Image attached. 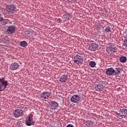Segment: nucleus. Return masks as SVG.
<instances>
[{
    "mask_svg": "<svg viewBox=\"0 0 127 127\" xmlns=\"http://www.w3.org/2000/svg\"><path fill=\"white\" fill-rule=\"evenodd\" d=\"M16 28L15 26H11L8 27L7 29V32L8 34H11L15 32Z\"/></svg>",
    "mask_w": 127,
    "mask_h": 127,
    "instance_id": "9b49d317",
    "label": "nucleus"
},
{
    "mask_svg": "<svg viewBox=\"0 0 127 127\" xmlns=\"http://www.w3.org/2000/svg\"><path fill=\"white\" fill-rule=\"evenodd\" d=\"M99 49V45L97 43H92L91 44V49L92 51H96Z\"/></svg>",
    "mask_w": 127,
    "mask_h": 127,
    "instance_id": "f3484780",
    "label": "nucleus"
},
{
    "mask_svg": "<svg viewBox=\"0 0 127 127\" xmlns=\"http://www.w3.org/2000/svg\"><path fill=\"white\" fill-rule=\"evenodd\" d=\"M64 17L65 21H68V20H70V19L72 18V15H71V14L66 13L64 15Z\"/></svg>",
    "mask_w": 127,
    "mask_h": 127,
    "instance_id": "dca6fc26",
    "label": "nucleus"
},
{
    "mask_svg": "<svg viewBox=\"0 0 127 127\" xmlns=\"http://www.w3.org/2000/svg\"><path fill=\"white\" fill-rule=\"evenodd\" d=\"M105 30L106 32H111V27L110 26L106 27Z\"/></svg>",
    "mask_w": 127,
    "mask_h": 127,
    "instance_id": "b1692460",
    "label": "nucleus"
},
{
    "mask_svg": "<svg viewBox=\"0 0 127 127\" xmlns=\"http://www.w3.org/2000/svg\"><path fill=\"white\" fill-rule=\"evenodd\" d=\"M115 69L113 67L105 69V74L107 76H113V75H115Z\"/></svg>",
    "mask_w": 127,
    "mask_h": 127,
    "instance_id": "0eeeda50",
    "label": "nucleus"
},
{
    "mask_svg": "<svg viewBox=\"0 0 127 127\" xmlns=\"http://www.w3.org/2000/svg\"><path fill=\"white\" fill-rule=\"evenodd\" d=\"M127 116V109L122 108L120 109L119 112H116V116L118 119H126Z\"/></svg>",
    "mask_w": 127,
    "mask_h": 127,
    "instance_id": "f257e3e1",
    "label": "nucleus"
},
{
    "mask_svg": "<svg viewBox=\"0 0 127 127\" xmlns=\"http://www.w3.org/2000/svg\"><path fill=\"white\" fill-rule=\"evenodd\" d=\"M33 117V115H30L29 116V117L28 119V120L26 122V125H27V126H31V125H32V126H34V124H35V123L31 121H32Z\"/></svg>",
    "mask_w": 127,
    "mask_h": 127,
    "instance_id": "9d476101",
    "label": "nucleus"
},
{
    "mask_svg": "<svg viewBox=\"0 0 127 127\" xmlns=\"http://www.w3.org/2000/svg\"><path fill=\"white\" fill-rule=\"evenodd\" d=\"M22 115H23V112L22 110L20 109H17L15 110L14 112V117L15 118H19V117H21Z\"/></svg>",
    "mask_w": 127,
    "mask_h": 127,
    "instance_id": "6e6552de",
    "label": "nucleus"
},
{
    "mask_svg": "<svg viewBox=\"0 0 127 127\" xmlns=\"http://www.w3.org/2000/svg\"><path fill=\"white\" fill-rule=\"evenodd\" d=\"M27 45V43L25 41H23L20 43V46L22 47H25Z\"/></svg>",
    "mask_w": 127,
    "mask_h": 127,
    "instance_id": "4be33fe9",
    "label": "nucleus"
},
{
    "mask_svg": "<svg viewBox=\"0 0 127 127\" xmlns=\"http://www.w3.org/2000/svg\"><path fill=\"white\" fill-rule=\"evenodd\" d=\"M16 7L14 5H8L6 6V11L8 12V13H12L13 11H15Z\"/></svg>",
    "mask_w": 127,
    "mask_h": 127,
    "instance_id": "423d86ee",
    "label": "nucleus"
},
{
    "mask_svg": "<svg viewBox=\"0 0 127 127\" xmlns=\"http://www.w3.org/2000/svg\"><path fill=\"white\" fill-rule=\"evenodd\" d=\"M73 61L76 63V64H79L80 63V56H76L74 57Z\"/></svg>",
    "mask_w": 127,
    "mask_h": 127,
    "instance_id": "6ab92c4d",
    "label": "nucleus"
},
{
    "mask_svg": "<svg viewBox=\"0 0 127 127\" xmlns=\"http://www.w3.org/2000/svg\"><path fill=\"white\" fill-rule=\"evenodd\" d=\"M59 105L58 103L55 101H53L50 104V109H51L52 110H54L58 107Z\"/></svg>",
    "mask_w": 127,
    "mask_h": 127,
    "instance_id": "4468645a",
    "label": "nucleus"
},
{
    "mask_svg": "<svg viewBox=\"0 0 127 127\" xmlns=\"http://www.w3.org/2000/svg\"><path fill=\"white\" fill-rule=\"evenodd\" d=\"M81 125L82 127H93V122L91 121H86L83 120H80Z\"/></svg>",
    "mask_w": 127,
    "mask_h": 127,
    "instance_id": "20e7f679",
    "label": "nucleus"
},
{
    "mask_svg": "<svg viewBox=\"0 0 127 127\" xmlns=\"http://www.w3.org/2000/svg\"><path fill=\"white\" fill-rule=\"evenodd\" d=\"M66 127H74V126L72 125L69 124L67 125Z\"/></svg>",
    "mask_w": 127,
    "mask_h": 127,
    "instance_id": "bb28decb",
    "label": "nucleus"
},
{
    "mask_svg": "<svg viewBox=\"0 0 127 127\" xmlns=\"http://www.w3.org/2000/svg\"><path fill=\"white\" fill-rule=\"evenodd\" d=\"M126 33L127 34V30L126 31Z\"/></svg>",
    "mask_w": 127,
    "mask_h": 127,
    "instance_id": "cd10ccee",
    "label": "nucleus"
},
{
    "mask_svg": "<svg viewBox=\"0 0 127 127\" xmlns=\"http://www.w3.org/2000/svg\"><path fill=\"white\" fill-rule=\"evenodd\" d=\"M60 81L61 83H65L68 81V75L64 74L62 75L60 78Z\"/></svg>",
    "mask_w": 127,
    "mask_h": 127,
    "instance_id": "ddd939ff",
    "label": "nucleus"
},
{
    "mask_svg": "<svg viewBox=\"0 0 127 127\" xmlns=\"http://www.w3.org/2000/svg\"><path fill=\"white\" fill-rule=\"evenodd\" d=\"M124 46H125V47H127V38L124 41Z\"/></svg>",
    "mask_w": 127,
    "mask_h": 127,
    "instance_id": "393cba45",
    "label": "nucleus"
},
{
    "mask_svg": "<svg viewBox=\"0 0 127 127\" xmlns=\"http://www.w3.org/2000/svg\"><path fill=\"white\" fill-rule=\"evenodd\" d=\"M95 91H97V92H100V91H103V89H104V86L102 84H98L95 85Z\"/></svg>",
    "mask_w": 127,
    "mask_h": 127,
    "instance_id": "2eb2a0df",
    "label": "nucleus"
},
{
    "mask_svg": "<svg viewBox=\"0 0 127 127\" xmlns=\"http://www.w3.org/2000/svg\"><path fill=\"white\" fill-rule=\"evenodd\" d=\"M7 86H8L7 80H5V78L4 77L0 78V91H4V90L6 89V87H7Z\"/></svg>",
    "mask_w": 127,
    "mask_h": 127,
    "instance_id": "f03ea898",
    "label": "nucleus"
},
{
    "mask_svg": "<svg viewBox=\"0 0 127 127\" xmlns=\"http://www.w3.org/2000/svg\"><path fill=\"white\" fill-rule=\"evenodd\" d=\"M89 66H90L91 68H95V66H96V62L94 61H91L89 63Z\"/></svg>",
    "mask_w": 127,
    "mask_h": 127,
    "instance_id": "412c9836",
    "label": "nucleus"
},
{
    "mask_svg": "<svg viewBox=\"0 0 127 127\" xmlns=\"http://www.w3.org/2000/svg\"><path fill=\"white\" fill-rule=\"evenodd\" d=\"M120 61L122 63H126V62H127V57H121L120 58Z\"/></svg>",
    "mask_w": 127,
    "mask_h": 127,
    "instance_id": "aec40b11",
    "label": "nucleus"
},
{
    "mask_svg": "<svg viewBox=\"0 0 127 127\" xmlns=\"http://www.w3.org/2000/svg\"><path fill=\"white\" fill-rule=\"evenodd\" d=\"M18 68H19V64L17 63H13L10 65V69L13 71L17 70Z\"/></svg>",
    "mask_w": 127,
    "mask_h": 127,
    "instance_id": "1a4fd4ad",
    "label": "nucleus"
},
{
    "mask_svg": "<svg viewBox=\"0 0 127 127\" xmlns=\"http://www.w3.org/2000/svg\"><path fill=\"white\" fill-rule=\"evenodd\" d=\"M83 60H84V58L82 56H80V63H81V62H83Z\"/></svg>",
    "mask_w": 127,
    "mask_h": 127,
    "instance_id": "a878e982",
    "label": "nucleus"
},
{
    "mask_svg": "<svg viewBox=\"0 0 127 127\" xmlns=\"http://www.w3.org/2000/svg\"><path fill=\"white\" fill-rule=\"evenodd\" d=\"M121 67L117 66L115 68L114 75H120L121 74Z\"/></svg>",
    "mask_w": 127,
    "mask_h": 127,
    "instance_id": "a211bd4d",
    "label": "nucleus"
},
{
    "mask_svg": "<svg viewBox=\"0 0 127 127\" xmlns=\"http://www.w3.org/2000/svg\"><path fill=\"white\" fill-rule=\"evenodd\" d=\"M80 100V98L78 95H74L70 98L72 103H77Z\"/></svg>",
    "mask_w": 127,
    "mask_h": 127,
    "instance_id": "f8f14e48",
    "label": "nucleus"
},
{
    "mask_svg": "<svg viewBox=\"0 0 127 127\" xmlns=\"http://www.w3.org/2000/svg\"><path fill=\"white\" fill-rule=\"evenodd\" d=\"M107 52L110 55L117 52V47L114 45H110L107 47Z\"/></svg>",
    "mask_w": 127,
    "mask_h": 127,
    "instance_id": "7ed1b4c3",
    "label": "nucleus"
},
{
    "mask_svg": "<svg viewBox=\"0 0 127 127\" xmlns=\"http://www.w3.org/2000/svg\"><path fill=\"white\" fill-rule=\"evenodd\" d=\"M8 20H4L3 19V18L1 17V15L0 14V21H3L4 24H6V23L7 22Z\"/></svg>",
    "mask_w": 127,
    "mask_h": 127,
    "instance_id": "5701e85b",
    "label": "nucleus"
},
{
    "mask_svg": "<svg viewBox=\"0 0 127 127\" xmlns=\"http://www.w3.org/2000/svg\"><path fill=\"white\" fill-rule=\"evenodd\" d=\"M50 97V93L47 91L43 92L40 94L41 99H43V100H48Z\"/></svg>",
    "mask_w": 127,
    "mask_h": 127,
    "instance_id": "39448f33",
    "label": "nucleus"
}]
</instances>
